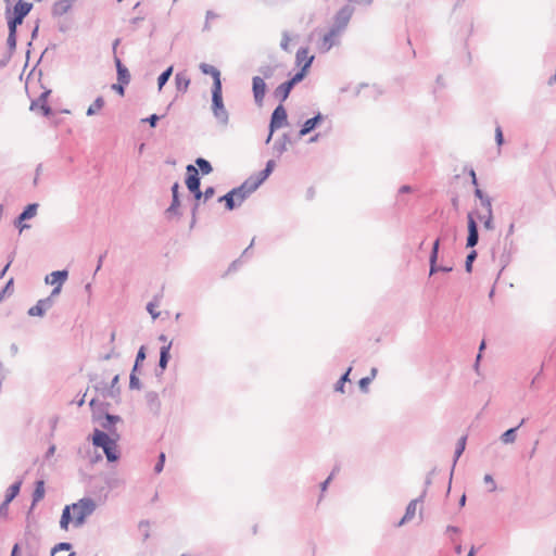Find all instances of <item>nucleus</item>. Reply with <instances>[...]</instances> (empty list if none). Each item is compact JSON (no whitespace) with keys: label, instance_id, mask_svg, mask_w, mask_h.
I'll return each instance as SVG.
<instances>
[{"label":"nucleus","instance_id":"5fc2aeb1","mask_svg":"<svg viewBox=\"0 0 556 556\" xmlns=\"http://www.w3.org/2000/svg\"><path fill=\"white\" fill-rule=\"evenodd\" d=\"M21 489H8V492L4 497V502L11 503L18 494Z\"/></svg>","mask_w":556,"mask_h":556},{"label":"nucleus","instance_id":"3c124183","mask_svg":"<svg viewBox=\"0 0 556 556\" xmlns=\"http://www.w3.org/2000/svg\"><path fill=\"white\" fill-rule=\"evenodd\" d=\"M164 464H165V454L162 452V453H160L159 459H157L156 464L154 465V472L160 473L164 468Z\"/></svg>","mask_w":556,"mask_h":556},{"label":"nucleus","instance_id":"f257e3e1","mask_svg":"<svg viewBox=\"0 0 556 556\" xmlns=\"http://www.w3.org/2000/svg\"><path fill=\"white\" fill-rule=\"evenodd\" d=\"M97 506V502L89 496L65 505L60 518V528L67 531L72 522L75 528H80L85 525L87 518L94 513Z\"/></svg>","mask_w":556,"mask_h":556},{"label":"nucleus","instance_id":"4468645a","mask_svg":"<svg viewBox=\"0 0 556 556\" xmlns=\"http://www.w3.org/2000/svg\"><path fill=\"white\" fill-rule=\"evenodd\" d=\"M325 118L326 116L318 112L313 117L306 119L299 130V138H303L314 131L325 121Z\"/></svg>","mask_w":556,"mask_h":556},{"label":"nucleus","instance_id":"cd10ccee","mask_svg":"<svg viewBox=\"0 0 556 556\" xmlns=\"http://www.w3.org/2000/svg\"><path fill=\"white\" fill-rule=\"evenodd\" d=\"M312 66V59L307 60V62H304L302 67L291 77L288 79L289 84L293 87L301 83L307 75L309 68Z\"/></svg>","mask_w":556,"mask_h":556},{"label":"nucleus","instance_id":"f8f14e48","mask_svg":"<svg viewBox=\"0 0 556 556\" xmlns=\"http://www.w3.org/2000/svg\"><path fill=\"white\" fill-rule=\"evenodd\" d=\"M258 187H260L258 182L253 178V176H250L239 187L232 188V190L237 191V198H240V201H244Z\"/></svg>","mask_w":556,"mask_h":556},{"label":"nucleus","instance_id":"37998d69","mask_svg":"<svg viewBox=\"0 0 556 556\" xmlns=\"http://www.w3.org/2000/svg\"><path fill=\"white\" fill-rule=\"evenodd\" d=\"M478 256V253L476 250H471L467 256H466V261H465V270L466 273H471L472 271V264L473 262L476 261Z\"/></svg>","mask_w":556,"mask_h":556},{"label":"nucleus","instance_id":"79ce46f5","mask_svg":"<svg viewBox=\"0 0 556 556\" xmlns=\"http://www.w3.org/2000/svg\"><path fill=\"white\" fill-rule=\"evenodd\" d=\"M47 489H34L31 505L28 514L35 508V506L45 497Z\"/></svg>","mask_w":556,"mask_h":556},{"label":"nucleus","instance_id":"2f4dec72","mask_svg":"<svg viewBox=\"0 0 556 556\" xmlns=\"http://www.w3.org/2000/svg\"><path fill=\"white\" fill-rule=\"evenodd\" d=\"M526 422V418H522L518 426L507 429L501 435V441L504 444H510L516 441L517 430Z\"/></svg>","mask_w":556,"mask_h":556},{"label":"nucleus","instance_id":"c9c22d12","mask_svg":"<svg viewBox=\"0 0 556 556\" xmlns=\"http://www.w3.org/2000/svg\"><path fill=\"white\" fill-rule=\"evenodd\" d=\"M311 59H312V62H313L315 56L314 55H308V48L307 47H301L296 51V54H295V64L298 66H300V68H301L302 65L304 64V62H307V60H311Z\"/></svg>","mask_w":556,"mask_h":556},{"label":"nucleus","instance_id":"473e14b6","mask_svg":"<svg viewBox=\"0 0 556 556\" xmlns=\"http://www.w3.org/2000/svg\"><path fill=\"white\" fill-rule=\"evenodd\" d=\"M38 203H30L24 207V210L17 216V222L22 223L24 220L30 219L37 214Z\"/></svg>","mask_w":556,"mask_h":556},{"label":"nucleus","instance_id":"e2e57ef3","mask_svg":"<svg viewBox=\"0 0 556 556\" xmlns=\"http://www.w3.org/2000/svg\"><path fill=\"white\" fill-rule=\"evenodd\" d=\"M481 205L486 210V213H492V199L486 195L482 200H480Z\"/></svg>","mask_w":556,"mask_h":556},{"label":"nucleus","instance_id":"a19ab883","mask_svg":"<svg viewBox=\"0 0 556 556\" xmlns=\"http://www.w3.org/2000/svg\"><path fill=\"white\" fill-rule=\"evenodd\" d=\"M195 164L199 167L198 170L201 172L203 175H208L213 170L211 163L203 157H198L195 160Z\"/></svg>","mask_w":556,"mask_h":556},{"label":"nucleus","instance_id":"c85d7f7f","mask_svg":"<svg viewBox=\"0 0 556 556\" xmlns=\"http://www.w3.org/2000/svg\"><path fill=\"white\" fill-rule=\"evenodd\" d=\"M74 0H59L52 7L53 16H62L66 14L73 7Z\"/></svg>","mask_w":556,"mask_h":556},{"label":"nucleus","instance_id":"13d9d810","mask_svg":"<svg viewBox=\"0 0 556 556\" xmlns=\"http://www.w3.org/2000/svg\"><path fill=\"white\" fill-rule=\"evenodd\" d=\"M165 215L168 219H170L173 216H180L181 213L178 207L169 205L165 211Z\"/></svg>","mask_w":556,"mask_h":556},{"label":"nucleus","instance_id":"ea45409f","mask_svg":"<svg viewBox=\"0 0 556 556\" xmlns=\"http://www.w3.org/2000/svg\"><path fill=\"white\" fill-rule=\"evenodd\" d=\"M172 74H173V66L170 65L159 75V77H157L159 90H162V88L167 84Z\"/></svg>","mask_w":556,"mask_h":556},{"label":"nucleus","instance_id":"c756f323","mask_svg":"<svg viewBox=\"0 0 556 556\" xmlns=\"http://www.w3.org/2000/svg\"><path fill=\"white\" fill-rule=\"evenodd\" d=\"M340 34L337 30L330 28L328 33H326L321 39L320 51L328 52L334 46V38Z\"/></svg>","mask_w":556,"mask_h":556},{"label":"nucleus","instance_id":"de8ad7c7","mask_svg":"<svg viewBox=\"0 0 556 556\" xmlns=\"http://www.w3.org/2000/svg\"><path fill=\"white\" fill-rule=\"evenodd\" d=\"M72 547H73L72 544L68 542H60L52 547L51 556H54V554H56L58 552H61V551H71Z\"/></svg>","mask_w":556,"mask_h":556},{"label":"nucleus","instance_id":"a18cd8bd","mask_svg":"<svg viewBox=\"0 0 556 556\" xmlns=\"http://www.w3.org/2000/svg\"><path fill=\"white\" fill-rule=\"evenodd\" d=\"M149 527H150V521L149 520H141L138 523V528H139V530H140V532L142 534V540L143 541H147L150 538Z\"/></svg>","mask_w":556,"mask_h":556},{"label":"nucleus","instance_id":"052dcab7","mask_svg":"<svg viewBox=\"0 0 556 556\" xmlns=\"http://www.w3.org/2000/svg\"><path fill=\"white\" fill-rule=\"evenodd\" d=\"M146 357H147L146 348H144V345H142L139 348V350L137 352L135 363L141 364L146 359Z\"/></svg>","mask_w":556,"mask_h":556},{"label":"nucleus","instance_id":"338daca9","mask_svg":"<svg viewBox=\"0 0 556 556\" xmlns=\"http://www.w3.org/2000/svg\"><path fill=\"white\" fill-rule=\"evenodd\" d=\"M119 354L115 352V348L112 346L109 352H106L104 355H102L100 358L103 361H110L113 357H118Z\"/></svg>","mask_w":556,"mask_h":556},{"label":"nucleus","instance_id":"864d4df0","mask_svg":"<svg viewBox=\"0 0 556 556\" xmlns=\"http://www.w3.org/2000/svg\"><path fill=\"white\" fill-rule=\"evenodd\" d=\"M160 119H161V116H159L157 114H151L147 118H143L142 122L148 123L150 125V127L154 128V127H156Z\"/></svg>","mask_w":556,"mask_h":556},{"label":"nucleus","instance_id":"dca6fc26","mask_svg":"<svg viewBox=\"0 0 556 556\" xmlns=\"http://www.w3.org/2000/svg\"><path fill=\"white\" fill-rule=\"evenodd\" d=\"M53 305L54 300H51L50 298H43L38 300L37 303L27 311V314L31 317H43L46 312Z\"/></svg>","mask_w":556,"mask_h":556},{"label":"nucleus","instance_id":"0eeeda50","mask_svg":"<svg viewBox=\"0 0 556 556\" xmlns=\"http://www.w3.org/2000/svg\"><path fill=\"white\" fill-rule=\"evenodd\" d=\"M447 479V486L452 485V471H447L446 469H438L434 467L425 479V486H430L431 484H440Z\"/></svg>","mask_w":556,"mask_h":556},{"label":"nucleus","instance_id":"7c9ffc66","mask_svg":"<svg viewBox=\"0 0 556 556\" xmlns=\"http://www.w3.org/2000/svg\"><path fill=\"white\" fill-rule=\"evenodd\" d=\"M291 143V138L289 134H283L280 138H278L274 146L273 150L277 154V156H281L287 151V144Z\"/></svg>","mask_w":556,"mask_h":556},{"label":"nucleus","instance_id":"f03ea898","mask_svg":"<svg viewBox=\"0 0 556 556\" xmlns=\"http://www.w3.org/2000/svg\"><path fill=\"white\" fill-rule=\"evenodd\" d=\"M31 9L33 3L24 0H17L13 8H11V5L5 7L4 16L9 30L8 37L10 46H13V42H17V27L23 24L24 18L29 14Z\"/></svg>","mask_w":556,"mask_h":556},{"label":"nucleus","instance_id":"a211bd4d","mask_svg":"<svg viewBox=\"0 0 556 556\" xmlns=\"http://www.w3.org/2000/svg\"><path fill=\"white\" fill-rule=\"evenodd\" d=\"M51 93V90H46L41 92V94L37 98V100L31 101L30 110L34 111L35 109L39 108L41 110V113L45 117H49L52 114V109L48 104V98Z\"/></svg>","mask_w":556,"mask_h":556},{"label":"nucleus","instance_id":"aec40b11","mask_svg":"<svg viewBox=\"0 0 556 556\" xmlns=\"http://www.w3.org/2000/svg\"><path fill=\"white\" fill-rule=\"evenodd\" d=\"M200 71L204 75H211L213 78V86L212 89L222 88V80H220V72L215 66L207 64V63H201L199 65Z\"/></svg>","mask_w":556,"mask_h":556},{"label":"nucleus","instance_id":"4c0bfd02","mask_svg":"<svg viewBox=\"0 0 556 556\" xmlns=\"http://www.w3.org/2000/svg\"><path fill=\"white\" fill-rule=\"evenodd\" d=\"M276 68H277L276 65H270V64L261 65L257 68V72L260 73L258 76L263 77V80L269 79L274 76Z\"/></svg>","mask_w":556,"mask_h":556},{"label":"nucleus","instance_id":"412c9836","mask_svg":"<svg viewBox=\"0 0 556 556\" xmlns=\"http://www.w3.org/2000/svg\"><path fill=\"white\" fill-rule=\"evenodd\" d=\"M218 202H224L227 211H233L235 208L240 206L244 201H240V198H237V191H233L231 189L226 194L219 197Z\"/></svg>","mask_w":556,"mask_h":556},{"label":"nucleus","instance_id":"49530a36","mask_svg":"<svg viewBox=\"0 0 556 556\" xmlns=\"http://www.w3.org/2000/svg\"><path fill=\"white\" fill-rule=\"evenodd\" d=\"M510 261H511L510 252L504 250V252L500 256V265H501L500 274L507 267V265L510 263Z\"/></svg>","mask_w":556,"mask_h":556},{"label":"nucleus","instance_id":"b1692460","mask_svg":"<svg viewBox=\"0 0 556 556\" xmlns=\"http://www.w3.org/2000/svg\"><path fill=\"white\" fill-rule=\"evenodd\" d=\"M67 277H68V271L66 269L55 270V271H52L51 274L47 275L45 281L48 285L62 287V285L65 282Z\"/></svg>","mask_w":556,"mask_h":556},{"label":"nucleus","instance_id":"774afa93","mask_svg":"<svg viewBox=\"0 0 556 556\" xmlns=\"http://www.w3.org/2000/svg\"><path fill=\"white\" fill-rule=\"evenodd\" d=\"M9 505L10 503H7L4 501L0 504V518H7L9 513Z\"/></svg>","mask_w":556,"mask_h":556},{"label":"nucleus","instance_id":"9d476101","mask_svg":"<svg viewBox=\"0 0 556 556\" xmlns=\"http://www.w3.org/2000/svg\"><path fill=\"white\" fill-rule=\"evenodd\" d=\"M352 13L353 10L349 5H344L343 8H341L336 13L334 23L330 28L337 30V33L340 34L348 26L352 17Z\"/></svg>","mask_w":556,"mask_h":556},{"label":"nucleus","instance_id":"f704fd0d","mask_svg":"<svg viewBox=\"0 0 556 556\" xmlns=\"http://www.w3.org/2000/svg\"><path fill=\"white\" fill-rule=\"evenodd\" d=\"M17 42H13V46H10L9 37L7 38V53L0 59V68H4L10 63L13 54L15 53Z\"/></svg>","mask_w":556,"mask_h":556},{"label":"nucleus","instance_id":"f3484780","mask_svg":"<svg viewBox=\"0 0 556 556\" xmlns=\"http://www.w3.org/2000/svg\"><path fill=\"white\" fill-rule=\"evenodd\" d=\"M122 422V418L118 415L109 414L104 419H102L98 425L104 429L109 435L119 438V433L116 429V424Z\"/></svg>","mask_w":556,"mask_h":556},{"label":"nucleus","instance_id":"e433bc0d","mask_svg":"<svg viewBox=\"0 0 556 556\" xmlns=\"http://www.w3.org/2000/svg\"><path fill=\"white\" fill-rule=\"evenodd\" d=\"M351 371H352V366H350L345 370V372L341 375V377L339 378V380L334 384V391L336 392L344 393V387H345V383L350 381V374H351Z\"/></svg>","mask_w":556,"mask_h":556},{"label":"nucleus","instance_id":"4d7b16f0","mask_svg":"<svg viewBox=\"0 0 556 556\" xmlns=\"http://www.w3.org/2000/svg\"><path fill=\"white\" fill-rule=\"evenodd\" d=\"M495 142L498 147L504 144V135L501 126H496L495 128Z\"/></svg>","mask_w":556,"mask_h":556},{"label":"nucleus","instance_id":"7ed1b4c3","mask_svg":"<svg viewBox=\"0 0 556 556\" xmlns=\"http://www.w3.org/2000/svg\"><path fill=\"white\" fill-rule=\"evenodd\" d=\"M118 440L119 438L109 435V433L98 428H94L91 434L92 445L97 448H102L109 463H115L121 457L119 451L117 448Z\"/></svg>","mask_w":556,"mask_h":556},{"label":"nucleus","instance_id":"393cba45","mask_svg":"<svg viewBox=\"0 0 556 556\" xmlns=\"http://www.w3.org/2000/svg\"><path fill=\"white\" fill-rule=\"evenodd\" d=\"M114 63L116 66L117 81L128 85L130 81V73L128 68L122 63L118 56L114 58Z\"/></svg>","mask_w":556,"mask_h":556},{"label":"nucleus","instance_id":"20e7f679","mask_svg":"<svg viewBox=\"0 0 556 556\" xmlns=\"http://www.w3.org/2000/svg\"><path fill=\"white\" fill-rule=\"evenodd\" d=\"M212 112L219 125H228L229 113L224 105L223 87L212 89Z\"/></svg>","mask_w":556,"mask_h":556},{"label":"nucleus","instance_id":"69168bd1","mask_svg":"<svg viewBox=\"0 0 556 556\" xmlns=\"http://www.w3.org/2000/svg\"><path fill=\"white\" fill-rule=\"evenodd\" d=\"M125 86H127V84H122L117 81L116 84L112 85V89L123 97L125 94Z\"/></svg>","mask_w":556,"mask_h":556},{"label":"nucleus","instance_id":"39448f33","mask_svg":"<svg viewBox=\"0 0 556 556\" xmlns=\"http://www.w3.org/2000/svg\"><path fill=\"white\" fill-rule=\"evenodd\" d=\"M439 249H440V239L434 240L432 244V249L429 256V275L432 276L439 271L442 273H451L453 270L452 266L438 265L439 258Z\"/></svg>","mask_w":556,"mask_h":556},{"label":"nucleus","instance_id":"1a4fd4ad","mask_svg":"<svg viewBox=\"0 0 556 556\" xmlns=\"http://www.w3.org/2000/svg\"><path fill=\"white\" fill-rule=\"evenodd\" d=\"M89 406L91 409V420L94 424L100 422L102 419H104L110 414L109 413L110 403H108V402H100L97 399H92L89 402Z\"/></svg>","mask_w":556,"mask_h":556},{"label":"nucleus","instance_id":"603ef678","mask_svg":"<svg viewBox=\"0 0 556 556\" xmlns=\"http://www.w3.org/2000/svg\"><path fill=\"white\" fill-rule=\"evenodd\" d=\"M13 278H10L3 289L0 291V301L4 298L5 293H11L13 291Z\"/></svg>","mask_w":556,"mask_h":556},{"label":"nucleus","instance_id":"6e6d98bb","mask_svg":"<svg viewBox=\"0 0 556 556\" xmlns=\"http://www.w3.org/2000/svg\"><path fill=\"white\" fill-rule=\"evenodd\" d=\"M289 42H290V36H289V33L288 31H283L282 33V38H281V41H280V48L283 50V51H289Z\"/></svg>","mask_w":556,"mask_h":556},{"label":"nucleus","instance_id":"4be33fe9","mask_svg":"<svg viewBox=\"0 0 556 556\" xmlns=\"http://www.w3.org/2000/svg\"><path fill=\"white\" fill-rule=\"evenodd\" d=\"M146 402H147V405H148L150 412L154 416H159L161 413V401H160L157 392H155V391L147 392L146 393Z\"/></svg>","mask_w":556,"mask_h":556},{"label":"nucleus","instance_id":"09e8293b","mask_svg":"<svg viewBox=\"0 0 556 556\" xmlns=\"http://www.w3.org/2000/svg\"><path fill=\"white\" fill-rule=\"evenodd\" d=\"M129 388L131 390H139L141 389V382L140 379L137 377V374L131 372L129 376Z\"/></svg>","mask_w":556,"mask_h":556},{"label":"nucleus","instance_id":"a878e982","mask_svg":"<svg viewBox=\"0 0 556 556\" xmlns=\"http://www.w3.org/2000/svg\"><path fill=\"white\" fill-rule=\"evenodd\" d=\"M118 380H119V376L116 375L112 379L110 386H108L106 383H103V386H104L103 387V397L116 399L117 396H119L121 389L117 386Z\"/></svg>","mask_w":556,"mask_h":556},{"label":"nucleus","instance_id":"2eb2a0df","mask_svg":"<svg viewBox=\"0 0 556 556\" xmlns=\"http://www.w3.org/2000/svg\"><path fill=\"white\" fill-rule=\"evenodd\" d=\"M425 495H426V492L424 491L420 496H418L417 498L412 500L408 503V505L406 506L404 516L396 523L397 527H402L405 523H407L410 520H413V518L416 515L417 506H418L419 503H422Z\"/></svg>","mask_w":556,"mask_h":556},{"label":"nucleus","instance_id":"ddd939ff","mask_svg":"<svg viewBox=\"0 0 556 556\" xmlns=\"http://www.w3.org/2000/svg\"><path fill=\"white\" fill-rule=\"evenodd\" d=\"M185 182H186V186H187L188 190L190 191V193L192 191H197L198 189L201 188L200 173H199L198 168L192 164H189L186 167Z\"/></svg>","mask_w":556,"mask_h":556},{"label":"nucleus","instance_id":"680f3d73","mask_svg":"<svg viewBox=\"0 0 556 556\" xmlns=\"http://www.w3.org/2000/svg\"><path fill=\"white\" fill-rule=\"evenodd\" d=\"M370 382H371V378L363 377L358 381V386H359L361 391L366 393L368 391V386H369Z\"/></svg>","mask_w":556,"mask_h":556},{"label":"nucleus","instance_id":"9b49d317","mask_svg":"<svg viewBox=\"0 0 556 556\" xmlns=\"http://www.w3.org/2000/svg\"><path fill=\"white\" fill-rule=\"evenodd\" d=\"M266 91L267 85L265 80H263V77L254 76L252 78V93L256 105H263Z\"/></svg>","mask_w":556,"mask_h":556},{"label":"nucleus","instance_id":"bf43d9fd","mask_svg":"<svg viewBox=\"0 0 556 556\" xmlns=\"http://www.w3.org/2000/svg\"><path fill=\"white\" fill-rule=\"evenodd\" d=\"M156 305L157 304L154 302H149L147 304V311L153 319H156L160 316V313L155 311Z\"/></svg>","mask_w":556,"mask_h":556},{"label":"nucleus","instance_id":"bb28decb","mask_svg":"<svg viewBox=\"0 0 556 556\" xmlns=\"http://www.w3.org/2000/svg\"><path fill=\"white\" fill-rule=\"evenodd\" d=\"M275 166H276L275 161L268 160L265 164V167L261 172H258L256 175H252V176L261 186L274 172Z\"/></svg>","mask_w":556,"mask_h":556},{"label":"nucleus","instance_id":"58836bf2","mask_svg":"<svg viewBox=\"0 0 556 556\" xmlns=\"http://www.w3.org/2000/svg\"><path fill=\"white\" fill-rule=\"evenodd\" d=\"M104 106V99L103 97H97L94 101L89 105L87 109V116L94 115L98 111H100Z\"/></svg>","mask_w":556,"mask_h":556},{"label":"nucleus","instance_id":"8fccbe9b","mask_svg":"<svg viewBox=\"0 0 556 556\" xmlns=\"http://www.w3.org/2000/svg\"><path fill=\"white\" fill-rule=\"evenodd\" d=\"M466 440H467V437H465V435L458 440L456 448H455V457L456 458H458L463 454L465 446H466Z\"/></svg>","mask_w":556,"mask_h":556},{"label":"nucleus","instance_id":"0e129e2a","mask_svg":"<svg viewBox=\"0 0 556 556\" xmlns=\"http://www.w3.org/2000/svg\"><path fill=\"white\" fill-rule=\"evenodd\" d=\"M339 471V467H334L331 471V473L328 476L327 479H325L324 481H321L318 486H329L332 478L334 477V475Z\"/></svg>","mask_w":556,"mask_h":556},{"label":"nucleus","instance_id":"72a5a7b5","mask_svg":"<svg viewBox=\"0 0 556 556\" xmlns=\"http://www.w3.org/2000/svg\"><path fill=\"white\" fill-rule=\"evenodd\" d=\"M176 88L178 91L186 92L190 85V78L182 72L175 75Z\"/></svg>","mask_w":556,"mask_h":556},{"label":"nucleus","instance_id":"6ab92c4d","mask_svg":"<svg viewBox=\"0 0 556 556\" xmlns=\"http://www.w3.org/2000/svg\"><path fill=\"white\" fill-rule=\"evenodd\" d=\"M173 342L169 341L167 344H164L160 350V359L156 369V376L163 375L165 369L167 368L168 362L170 359V349Z\"/></svg>","mask_w":556,"mask_h":556},{"label":"nucleus","instance_id":"423d86ee","mask_svg":"<svg viewBox=\"0 0 556 556\" xmlns=\"http://www.w3.org/2000/svg\"><path fill=\"white\" fill-rule=\"evenodd\" d=\"M288 125L287 110L282 104H278L270 115L268 129L275 132L277 129Z\"/></svg>","mask_w":556,"mask_h":556},{"label":"nucleus","instance_id":"5701e85b","mask_svg":"<svg viewBox=\"0 0 556 556\" xmlns=\"http://www.w3.org/2000/svg\"><path fill=\"white\" fill-rule=\"evenodd\" d=\"M293 88L294 87L286 80L274 90L273 96L279 101V104H282L289 98Z\"/></svg>","mask_w":556,"mask_h":556},{"label":"nucleus","instance_id":"6e6552de","mask_svg":"<svg viewBox=\"0 0 556 556\" xmlns=\"http://www.w3.org/2000/svg\"><path fill=\"white\" fill-rule=\"evenodd\" d=\"M467 229L466 248L473 249L479 242V228L473 212L467 214Z\"/></svg>","mask_w":556,"mask_h":556},{"label":"nucleus","instance_id":"c03bdc74","mask_svg":"<svg viewBox=\"0 0 556 556\" xmlns=\"http://www.w3.org/2000/svg\"><path fill=\"white\" fill-rule=\"evenodd\" d=\"M478 218L483 222V227L486 230H493L494 229V223H493V212L486 213V215H478Z\"/></svg>","mask_w":556,"mask_h":556}]
</instances>
